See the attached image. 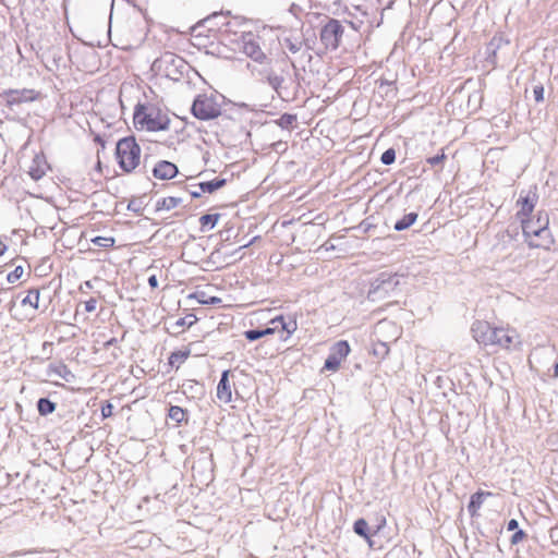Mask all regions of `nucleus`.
<instances>
[{"instance_id":"nucleus-36","label":"nucleus","mask_w":558,"mask_h":558,"mask_svg":"<svg viewBox=\"0 0 558 558\" xmlns=\"http://www.w3.org/2000/svg\"><path fill=\"white\" fill-rule=\"evenodd\" d=\"M244 337L248 341H256V340L263 338V331H260V329H248V330L244 331Z\"/></svg>"},{"instance_id":"nucleus-42","label":"nucleus","mask_w":558,"mask_h":558,"mask_svg":"<svg viewBox=\"0 0 558 558\" xmlns=\"http://www.w3.org/2000/svg\"><path fill=\"white\" fill-rule=\"evenodd\" d=\"M198 189L203 193H209V194L215 193L213 181H205V182L198 183Z\"/></svg>"},{"instance_id":"nucleus-26","label":"nucleus","mask_w":558,"mask_h":558,"mask_svg":"<svg viewBox=\"0 0 558 558\" xmlns=\"http://www.w3.org/2000/svg\"><path fill=\"white\" fill-rule=\"evenodd\" d=\"M353 531L365 539H369L368 524L364 519H357L353 524Z\"/></svg>"},{"instance_id":"nucleus-59","label":"nucleus","mask_w":558,"mask_h":558,"mask_svg":"<svg viewBox=\"0 0 558 558\" xmlns=\"http://www.w3.org/2000/svg\"><path fill=\"white\" fill-rule=\"evenodd\" d=\"M251 243H252V242H250V243H247V244H244V245H241V246L239 247V250L246 248L247 246H250V245H251Z\"/></svg>"},{"instance_id":"nucleus-58","label":"nucleus","mask_w":558,"mask_h":558,"mask_svg":"<svg viewBox=\"0 0 558 558\" xmlns=\"http://www.w3.org/2000/svg\"><path fill=\"white\" fill-rule=\"evenodd\" d=\"M554 376L558 378V361L554 363Z\"/></svg>"},{"instance_id":"nucleus-54","label":"nucleus","mask_w":558,"mask_h":558,"mask_svg":"<svg viewBox=\"0 0 558 558\" xmlns=\"http://www.w3.org/2000/svg\"><path fill=\"white\" fill-rule=\"evenodd\" d=\"M550 537L554 539V538H557L558 539V526H555L553 529H550Z\"/></svg>"},{"instance_id":"nucleus-60","label":"nucleus","mask_w":558,"mask_h":558,"mask_svg":"<svg viewBox=\"0 0 558 558\" xmlns=\"http://www.w3.org/2000/svg\"><path fill=\"white\" fill-rule=\"evenodd\" d=\"M2 476H5L7 477V474H3L1 471H0V477ZM2 485V478H0V486Z\"/></svg>"},{"instance_id":"nucleus-10","label":"nucleus","mask_w":558,"mask_h":558,"mask_svg":"<svg viewBox=\"0 0 558 558\" xmlns=\"http://www.w3.org/2000/svg\"><path fill=\"white\" fill-rule=\"evenodd\" d=\"M243 52L255 62L262 63L266 59V54L260 48L259 37L253 33H246L242 36Z\"/></svg>"},{"instance_id":"nucleus-17","label":"nucleus","mask_w":558,"mask_h":558,"mask_svg":"<svg viewBox=\"0 0 558 558\" xmlns=\"http://www.w3.org/2000/svg\"><path fill=\"white\" fill-rule=\"evenodd\" d=\"M229 375V369L223 371L217 386V398L223 403H229L232 399Z\"/></svg>"},{"instance_id":"nucleus-6","label":"nucleus","mask_w":558,"mask_h":558,"mask_svg":"<svg viewBox=\"0 0 558 558\" xmlns=\"http://www.w3.org/2000/svg\"><path fill=\"white\" fill-rule=\"evenodd\" d=\"M400 283L397 274L380 272L371 283L368 299L372 301L384 300L393 292Z\"/></svg>"},{"instance_id":"nucleus-19","label":"nucleus","mask_w":558,"mask_h":558,"mask_svg":"<svg viewBox=\"0 0 558 558\" xmlns=\"http://www.w3.org/2000/svg\"><path fill=\"white\" fill-rule=\"evenodd\" d=\"M417 213H409L407 215H404L401 219L397 220L395 226H393V229L396 231H403V230H407L409 229L412 225L415 223V221L417 220Z\"/></svg>"},{"instance_id":"nucleus-32","label":"nucleus","mask_w":558,"mask_h":558,"mask_svg":"<svg viewBox=\"0 0 558 558\" xmlns=\"http://www.w3.org/2000/svg\"><path fill=\"white\" fill-rule=\"evenodd\" d=\"M395 160H396V150L393 148L386 149L380 157V161L386 166L393 163Z\"/></svg>"},{"instance_id":"nucleus-49","label":"nucleus","mask_w":558,"mask_h":558,"mask_svg":"<svg viewBox=\"0 0 558 558\" xmlns=\"http://www.w3.org/2000/svg\"><path fill=\"white\" fill-rule=\"evenodd\" d=\"M518 526H519V523L515 519H511L508 524H507V529L508 531H517L518 530Z\"/></svg>"},{"instance_id":"nucleus-41","label":"nucleus","mask_w":558,"mask_h":558,"mask_svg":"<svg viewBox=\"0 0 558 558\" xmlns=\"http://www.w3.org/2000/svg\"><path fill=\"white\" fill-rule=\"evenodd\" d=\"M525 537H526V533L523 530H517L512 534V536L510 538V543H511V545H517Z\"/></svg>"},{"instance_id":"nucleus-8","label":"nucleus","mask_w":558,"mask_h":558,"mask_svg":"<svg viewBox=\"0 0 558 558\" xmlns=\"http://www.w3.org/2000/svg\"><path fill=\"white\" fill-rule=\"evenodd\" d=\"M351 349L347 340L337 341L330 349L324 369L336 372L340 367L341 362L349 355Z\"/></svg>"},{"instance_id":"nucleus-13","label":"nucleus","mask_w":558,"mask_h":558,"mask_svg":"<svg viewBox=\"0 0 558 558\" xmlns=\"http://www.w3.org/2000/svg\"><path fill=\"white\" fill-rule=\"evenodd\" d=\"M471 331L473 333V338L477 343L484 345H492L493 342V332L495 331V327H492L487 322L477 320L472 325Z\"/></svg>"},{"instance_id":"nucleus-22","label":"nucleus","mask_w":558,"mask_h":558,"mask_svg":"<svg viewBox=\"0 0 558 558\" xmlns=\"http://www.w3.org/2000/svg\"><path fill=\"white\" fill-rule=\"evenodd\" d=\"M57 404L48 398H40L37 401V410L41 416L49 415L56 411Z\"/></svg>"},{"instance_id":"nucleus-61","label":"nucleus","mask_w":558,"mask_h":558,"mask_svg":"<svg viewBox=\"0 0 558 558\" xmlns=\"http://www.w3.org/2000/svg\"><path fill=\"white\" fill-rule=\"evenodd\" d=\"M374 352H375V354H381V355H383V353H381V349H380V350H378V351H377V350H375Z\"/></svg>"},{"instance_id":"nucleus-28","label":"nucleus","mask_w":558,"mask_h":558,"mask_svg":"<svg viewBox=\"0 0 558 558\" xmlns=\"http://www.w3.org/2000/svg\"><path fill=\"white\" fill-rule=\"evenodd\" d=\"M51 369L54 374H57L59 377H61L65 381H70L71 378L74 377V375L72 374V372L69 369V367L65 364L60 363L59 365L53 366Z\"/></svg>"},{"instance_id":"nucleus-34","label":"nucleus","mask_w":558,"mask_h":558,"mask_svg":"<svg viewBox=\"0 0 558 558\" xmlns=\"http://www.w3.org/2000/svg\"><path fill=\"white\" fill-rule=\"evenodd\" d=\"M94 244L101 247H111L114 244L113 238L97 236L93 240Z\"/></svg>"},{"instance_id":"nucleus-39","label":"nucleus","mask_w":558,"mask_h":558,"mask_svg":"<svg viewBox=\"0 0 558 558\" xmlns=\"http://www.w3.org/2000/svg\"><path fill=\"white\" fill-rule=\"evenodd\" d=\"M446 159V155L444 154V151H441L440 154H437L433 157H429L426 159L427 163H429L430 166H438L440 163L444 162V160Z\"/></svg>"},{"instance_id":"nucleus-57","label":"nucleus","mask_w":558,"mask_h":558,"mask_svg":"<svg viewBox=\"0 0 558 558\" xmlns=\"http://www.w3.org/2000/svg\"><path fill=\"white\" fill-rule=\"evenodd\" d=\"M380 349H381L383 355H386L389 351L388 347L385 343H380Z\"/></svg>"},{"instance_id":"nucleus-11","label":"nucleus","mask_w":558,"mask_h":558,"mask_svg":"<svg viewBox=\"0 0 558 558\" xmlns=\"http://www.w3.org/2000/svg\"><path fill=\"white\" fill-rule=\"evenodd\" d=\"M204 457L199 458L192 466L193 476L199 477V481L204 484H208L213 481V470H214V461L213 453L206 454L203 452Z\"/></svg>"},{"instance_id":"nucleus-46","label":"nucleus","mask_w":558,"mask_h":558,"mask_svg":"<svg viewBox=\"0 0 558 558\" xmlns=\"http://www.w3.org/2000/svg\"><path fill=\"white\" fill-rule=\"evenodd\" d=\"M498 236L504 243H511L513 241L512 235L510 234L509 231H504L499 233Z\"/></svg>"},{"instance_id":"nucleus-47","label":"nucleus","mask_w":558,"mask_h":558,"mask_svg":"<svg viewBox=\"0 0 558 558\" xmlns=\"http://www.w3.org/2000/svg\"><path fill=\"white\" fill-rule=\"evenodd\" d=\"M502 41V38L501 37H494L492 39V41L489 43V48H493L494 50L496 48H499L500 47V43Z\"/></svg>"},{"instance_id":"nucleus-9","label":"nucleus","mask_w":558,"mask_h":558,"mask_svg":"<svg viewBox=\"0 0 558 558\" xmlns=\"http://www.w3.org/2000/svg\"><path fill=\"white\" fill-rule=\"evenodd\" d=\"M492 345H499L504 349L517 348L521 344L520 336L514 329L497 328L493 332Z\"/></svg>"},{"instance_id":"nucleus-3","label":"nucleus","mask_w":558,"mask_h":558,"mask_svg":"<svg viewBox=\"0 0 558 558\" xmlns=\"http://www.w3.org/2000/svg\"><path fill=\"white\" fill-rule=\"evenodd\" d=\"M116 157L120 168L126 173L132 172L140 165L141 147L134 136H126L118 141Z\"/></svg>"},{"instance_id":"nucleus-12","label":"nucleus","mask_w":558,"mask_h":558,"mask_svg":"<svg viewBox=\"0 0 558 558\" xmlns=\"http://www.w3.org/2000/svg\"><path fill=\"white\" fill-rule=\"evenodd\" d=\"M0 96L8 107H13L23 102L34 101L37 98V93L28 88L8 89L1 93Z\"/></svg>"},{"instance_id":"nucleus-25","label":"nucleus","mask_w":558,"mask_h":558,"mask_svg":"<svg viewBox=\"0 0 558 558\" xmlns=\"http://www.w3.org/2000/svg\"><path fill=\"white\" fill-rule=\"evenodd\" d=\"M39 290L38 289H32L28 291V294L22 300V305H31L33 308H38V302H39Z\"/></svg>"},{"instance_id":"nucleus-51","label":"nucleus","mask_w":558,"mask_h":558,"mask_svg":"<svg viewBox=\"0 0 558 558\" xmlns=\"http://www.w3.org/2000/svg\"><path fill=\"white\" fill-rule=\"evenodd\" d=\"M260 331H263V337H265V336L275 333L276 328L266 327V328L260 329Z\"/></svg>"},{"instance_id":"nucleus-37","label":"nucleus","mask_w":558,"mask_h":558,"mask_svg":"<svg viewBox=\"0 0 558 558\" xmlns=\"http://www.w3.org/2000/svg\"><path fill=\"white\" fill-rule=\"evenodd\" d=\"M128 209L136 214H141L143 210L142 201L140 198H133L128 204Z\"/></svg>"},{"instance_id":"nucleus-29","label":"nucleus","mask_w":558,"mask_h":558,"mask_svg":"<svg viewBox=\"0 0 558 558\" xmlns=\"http://www.w3.org/2000/svg\"><path fill=\"white\" fill-rule=\"evenodd\" d=\"M296 122V116L291 113H283L276 121L281 129H289Z\"/></svg>"},{"instance_id":"nucleus-43","label":"nucleus","mask_w":558,"mask_h":558,"mask_svg":"<svg viewBox=\"0 0 558 558\" xmlns=\"http://www.w3.org/2000/svg\"><path fill=\"white\" fill-rule=\"evenodd\" d=\"M97 300L95 298H90L86 302H84V311L86 313H92L96 311Z\"/></svg>"},{"instance_id":"nucleus-20","label":"nucleus","mask_w":558,"mask_h":558,"mask_svg":"<svg viewBox=\"0 0 558 558\" xmlns=\"http://www.w3.org/2000/svg\"><path fill=\"white\" fill-rule=\"evenodd\" d=\"M181 203H182L181 197H174V196L163 197L156 203V209L157 210H163V209L170 210V209H173L177 206H179Z\"/></svg>"},{"instance_id":"nucleus-38","label":"nucleus","mask_w":558,"mask_h":558,"mask_svg":"<svg viewBox=\"0 0 558 558\" xmlns=\"http://www.w3.org/2000/svg\"><path fill=\"white\" fill-rule=\"evenodd\" d=\"M113 404L110 401H105L101 404V418H108L112 415Z\"/></svg>"},{"instance_id":"nucleus-62","label":"nucleus","mask_w":558,"mask_h":558,"mask_svg":"<svg viewBox=\"0 0 558 558\" xmlns=\"http://www.w3.org/2000/svg\"><path fill=\"white\" fill-rule=\"evenodd\" d=\"M535 226L537 227L538 226V217L536 218V220H533Z\"/></svg>"},{"instance_id":"nucleus-4","label":"nucleus","mask_w":558,"mask_h":558,"mask_svg":"<svg viewBox=\"0 0 558 558\" xmlns=\"http://www.w3.org/2000/svg\"><path fill=\"white\" fill-rule=\"evenodd\" d=\"M187 66L186 61L173 52H165L151 65L153 71L172 81H180Z\"/></svg>"},{"instance_id":"nucleus-27","label":"nucleus","mask_w":558,"mask_h":558,"mask_svg":"<svg viewBox=\"0 0 558 558\" xmlns=\"http://www.w3.org/2000/svg\"><path fill=\"white\" fill-rule=\"evenodd\" d=\"M267 83L276 90L281 87L282 83L284 82V78L282 75H279L275 73L274 71H270L267 73L266 76Z\"/></svg>"},{"instance_id":"nucleus-52","label":"nucleus","mask_w":558,"mask_h":558,"mask_svg":"<svg viewBox=\"0 0 558 558\" xmlns=\"http://www.w3.org/2000/svg\"><path fill=\"white\" fill-rule=\"evenodd\" d=\"M117 343H118L117 338H111V339L107 340V341L104 343V348H105V349H108L109 347L116 345Z\"/></svg>"},{"instance_id":"nucleus-30","label":"nucleus","mask_w":558,"mask_h":558,"mask_svg":"<svg viewBox=\"0 0 558 558\" xmlns=\"http://www.w3.org/2000/svg\"><path fill=\"white\" fill-rule=\"evenodd\" d=\"M296 320L291 318V317H288L286 318L284 316L282 317V323H281V326H280V330L282 331H286L289 335H292L295 330H296Z\"/></svg>"},{"instance_id":"nucleus-44","label":"nucleus","mask_w":558,"mask_h":558,"mask_svg":"<svg viewBox=\"0 0 558 558\" xmlns=\"http://www.w3.org/2000/svg\"><path fill=\"white\" fill-rule=\"evenodd\" d=\"M213 181L215 192L227 184V179L225 178H215Z\"/></svg>"},{"instance_id":"nucleus-53","label":"nucleus","mask_w":558,"mask_h":558,"mask_svg":"<svg viewBox=\"0 0 558 558\" xmlns=\"http://www.w3.org/2000/svg\"><path fill=\"white\" fill-rule=\"evenodd\" d=\"M198 302L201 304H215V303L219 302V299L214 296L210 299V301L198 300Z\"/></svg>"},{"instance_id":"nucleus-5","label":"nucleus","mask_w":558,"mask_h":558,"mask_svg":"<svg viewBox=\"0 0 558 558\" xmlns=\"http://www.w3.org/2000/svg\"><path fill=\"white\" fill-rule=\"evenodd\" d=\"M191 111L198 120L207 121L221 114V106L216 95L199 94L194 99Z\"/></svg>"},{"instance_id":"nucleus-7","label":"nucleus","mask_w":558,"mask_h":558,"mask_svg":"<svg viewBox=\"0 0 558 558\" xmlns=\"http://www.w3.org/2000/svg\"><path fill=\"white\" fill-rule=\"evenodd\" d=\"M344 33V27L340 21L336 19H329V21L320 29V41L327 49L336 50L341 41Z\"/></svg>"},{"instance_id":"nucleus-2","label":"nucleus","mask_w":558,"mask_h":558,"mask_svg":"<svg viewBox=\"0 0 558 558\" xmlns=\"http://www.w3.org/2000/svg\"><path fill=\"white\" fill-rule=\"evenodd\" d=\"M133 122L136 128L156 132L168 130L170 120L167 116H162L159 110L137 104L133 114Z\"/></svg>"},{"instance_id":"nucleus-16","label":"nucleus","mask_w":558,"mask_h":558,"mask_svg":"<svg viewBox=\"0 0 558 558\" xmlns=\"http://www.w3.org/2000/svg\"><path fill=\"white\" fill-rule=\"evenodd\" d=\"M48 168L45 156L36 154L28 167V174L33 180L38 181L46 174Z\"/></svg>"},{"instance_id":"nucleus-14","label":"nucleus","mask_w":558,"mask_h":558,"mask_svg":"<svg viewBox=\"0 0 558 558\" xmlns=\"http://www.w3.org/2000/svg\"><path fill=\"white\" fill-rule=\"evenodd\" d=\"M537 198L538 196L536 192H529L526 195H523V192H521L520 197L517 202V204L521 207L517 214L521 221L523 219L527 220L526 217L533 211Z\"/></svg>"},{"instance_id":"nucleus-31","label":"nucleus","mask_w":558,"mask_h":558,"mask_svg":"<svg viewBox=\"0 0 558 558\" xmlns=\"http://www.w3.org/2000/svg\"><path fill=\"white\" fill-rule=\"evenodd\" d=\"M196 320H197L196 316L193 314H190L185 317L179 318L174 323V326L179 327L183 330L185 327H191L194 323H196Z\"/></svg>"},{"instance_id":"nucleus-35","label":"nucleus","mask_w":558,"mask_h":558,"mask_svg":"<svg viewBox=\"0 0 558 558\" xmlns=\"http://www.w3.org/2000/svg\"><path fill=\"white\" fill-rule=\"evenodd\" d=\"M23 275V267L17 266L11 272L8 274L7 280L10 283L16 282Z\"/></svg>"},{"instance_id":"nucleus-45","label":"nucleus","mask_w":558,"mask_h":558,"mask_svg":"<svg viewBox=\"0 0 558 558\" xmlns=\"http://www.w3.org/2000/svg\"><path fill=\"white\" fill-rule=\"evenodd\" d=\"M282 317H283L282 315H279V316H277V317H275V318H272L270 320V325H271L270 327L271 328H276V331L280 330V326H281V323H282Z\"/></svg>"},{"instance_id":"nucleus-40","label":"nucleus","mask_w":558,"mask_h":558,"mask_svg":"<svg viewBox=\"0 0 558 558\" xmlns=\"http://www.w3.org/2000/svg\"><path fill=\"white\" fill-rule=\"evenodd\" d=\"M533 95L536 102H541L544 100V86L542 84L535 85L533 87Z\"/></svg>"},{"instance_id":"nucleus-23","label":"nucleus","mask_w":558,"mask_h":558,"mask_svg":"<svg viewBox=\"0 0 558 558\" xmlns=\"http://www.w3.org/2000/svg\"><path fill=\"white\" fill-rule=\"evenodd\" d=\"M189 356H190L189 350L174 351L169 356V364L171 366H175L178 368L182 363H184L186 361V359Z\"/></svg>"},{"instance_id":"nucleus-1","label":"nucleus","mask_w":558,"mask_h":558,"mask_svg":"<svg viewBox=\"0 0 558 558\" xmlns=\"http://www.w3.org/2000/svg\"><path fill=\"white\" fill-rule=\"evenodd\" d=\"M549 218L546 213H538V226L536 227L533 220H522L523 234L526 238L534 236L529 245L532 247L549 248L554 240L548 229Z\"/></svg>"},{"instance_id":"nucleus-24","label":"nucleus","mask_w":558,"mask_h":558,"mask_svg":"<svg viewBox=\"0 0 558 558\" xmlns=\"http://www.w3.org/2000/svg\"><path fill=\"white\" fill-rule=\"evenodd\" d=\"M220 215L219 214H206V215H203L201 218H199V223H201V227L202 229H213L217 222H218V219H219Z\"/></svg>"},{"instance_id":"nucleus-33","label":"nucleus","mask_w":558,"mask_h":558,"mask_svg":"<svg viewBox=\"0 0 558 558\" xmlns=\"http://www.w3.org/2000/svg\"><path fill=\"white\" fill-rule=\"evenodd\" d=\"M284 46L286 48L292 52V53H296L301 50L302 48V41L301 40H292L290 38H287L284 40Z\"/></svg>"},{"instance_id":"nucleus-21","label":"nucleus","mask_w":558,"mask_h":558,"mask_svg":"<svg viewBox=\"0 0 558 558\" xmlns=\"http://www.w3.org/2000/svg\"><path fill=\"white\" fill-rule=\"evenodd\" d=\"M168 416L170 420L175 422V424H181L187 421V412L178 405H171L168 412Z\"/></svg>"},{"instance_id":"nucleus-18","label":"nucleus","mask_w":558,"mask_h":558,"mask_svg":"<svg viewBox=\"0 0 558 558\" xmlns=\"http://www.w3.org/2000/svg\"><path fill=\"white\" fill-rule=\"evenodd\" d=\"M493 494L490 492H483L478 490L474 493L471 498L470 502L468 505V511L471 517H475L477 514L478 509L482 507L484 500L486 497L492 496Z\"/></svg>"},{"instance_id":"nucleus-55","label":"nucleus","mask_w":558,"mask_h":558,"mask_svg":"<svg viewBox=\"0 0 558 558\" xmlns=\"http://www.w3.org/2000/svg\"><path fill=\"white\" fill-rule=\"evenodd\" d=\"M94 141L101 145V147H105V141L101 138L100 135H96Z\"/></svg>"},{"instance_id":"nucleus-56","label":"nucleus","mask_w":558,"mask_h":558,"mask_svg":"<svg viewBox=\"0 0 558 558\" xmlns=\"http://www.w3.org/2000/svg\"><path fill=\"white\" fill-rule=\"evenodd\" d=\"M8 250V246L0 242V257L5 253V251Z\"/></svg>"},{"instance_id":"nucleus-50","label":"nucleus","mask_w":558,"mask_h":558,"mask_svg":"<svg viewBox=\"0 0 558 558\" xmlns=\"http://www.w3.org/2000/svg\"><path fill=\"white\" fill-rule=\"evenodd\" d=\"M203 194V192H201V190L198 189V185L196 186L195 190H192L190 191V195L193 197V198H198L201 197Z\"/></svg>"},{"instance_id":"nucleus-48","label":"nucleus","mask_w":558,"mask_h":558,"mask_svg":"<svg viewBox=\"0 0 558 558\" xmlns=\"http://www.w3.org/2000/svg\"><path fill=\"white\" fill-rule=\"evenodd\" d=\"M148 284L151 289H156L158 287V279L156 275H151L148 277Z\"/></svg>"},{"instance_id":"nucleus-15","label":"nucleus","mask_w":558,"mask_h":558,"mask_svg":"<svg viewBox=\"0 0 558 558\" xmlns=\"http://www.w3.org/2000/svg\"><path fill=\"white\" fill-rule=\"evenodd\" d=\"M178 172V167L168 160L158 161L153 169L154 177L159 180H170L174 178Z\"/></svg>"}]
</instances>
